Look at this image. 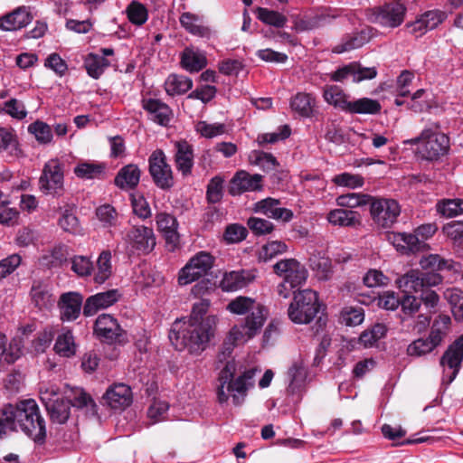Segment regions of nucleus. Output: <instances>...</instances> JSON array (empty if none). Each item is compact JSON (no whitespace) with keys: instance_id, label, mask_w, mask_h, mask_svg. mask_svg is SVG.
I'll use <instances>...</instances> for the list:
<instances>
[{"instance_id":"13d9d810","label":"nucleus","mask_w":463,"mask_h":463,"mask_svg":"<svg viewBox=\"0 0 463 463\" xmlns=\"http://www.w3.org/2000/svg\"><path fill=\"white\" fill-rule=\"evenodd\" d=\"M333 183L337 186L355 189L364 185V178L359 175L342 173L336 175L332 179Z\"/></svg>"},{"instance_id":"37998d69","label":"nucleus","mask_w":463,"mask_h":463,"mask_svg":"<svg viewBox=\"0 0 463 463\" xmlns=\"http://www.w3.org/2000/svg\"><path fill=\"white\" fill-rule=\"evenodd\" d=\"M444 297L451 307L455 319L463 320V291L458 288H448Z\"/></svg>"},{"instance_id":"69168bd1","label":"nucleus","mask_w":463,"mask_h":463,"mask_svg":"<svg viewBox=\"0 0 463 463\" xmlns=\"http://www.w3.org/2000/svg\"><path fill=\"white\" fill-rule=\"evenodd\" d=\"M71 269L80 277L90 276L93 270V264L88 257L75 256L71 260Z\"/></svg>"},{"instance_id":"7ed1b4c3","label":"nucleus","mask_w":463,"mask_h":463,"mask_svg":"<svg viewBox=\"0 0 463 463\" xmlns=\"http://www.w3.org/2000/svg\"><path fill=\"white\" fill-rule=\"evenodd\" d=\"M218 317L208 315L201 322H175L169 333V339L178 349L186 348L192 354H200L214 337Z\"/></svg>"},{"instance_id":"5701e85b","label":"nucleus","mask_w":463,"mask_h":463,"mask_svg":"<svg viewBox=\"0 0 463 463\" xmlns=\"http://www.w3.org/2000/svg\"><path fill=\"white\" fill-rule=\"evenodd\" d=\"M156 222L158 231L165 236L169 250H174L179 242L175 218L169 213H160L156 214Z\"/></svg>"},{"instance_id":"9b49d317","label":"nucleus","mask_w":463,"mask_h":463,"mask_svg":"<svg viewBox=\"0 0 463 463\" xmlns=\"http://www.w3.org/2000/svg\"><path fill=\"white\" fill-rule=\"evenodd\" d=\"M148 165L149 174L157 187L166 190L174 185L173 170L163 150L153 151L148 158Z\"/></svg>"},{"instance_id":"49530a36","label":"nucleus","mask_w":463,"mask_h":463,"mask_svg":"<svg viewBox=\"0 0 463 463\" xmlns=\"http://www.w3.org/2000/svg\"><path fill=\"white\" fill-rule=\"evenodd\" d=\"M194 130L204 138H213L223 135L226 132V126L223 123H208L201 120L194 124Z\"/></svg>"},{"instance_id":"9d476101","label":"nucleus","mask_w":463,"mask_h":463,"mask_svg":"<svg viewBox=\"0 0 463 463\" xmlns=\"http://www.w3.org/2000/svg\"><path fill=\"white\" fill-rule=\"evenodd\" d=\"M59 389L51 385L41 390V400L44 403L51 420L54 423L63 424L70 416V402L60 397Z\"/></svg>"},{"instance_id":"a19ab883","label":"nucleus","mask_w":463,"mask_h":463,"mask_svg":"<svg viewBox=\"0 0 463 463\" xmlns=\"http://www.w3.org/2000/svg\"><path fill=\"white\" fill-rule=\"evenodd\" d=\"M372 196L361 193H350L336 197V204L341 208H356L359 206L369 204Z\"/></svg>"},{"instance_id":"72a5a7b5","label":"nucleus","mask_w":463,"mask_h":463,"mask_svg":"<svg viewBox=\"0 0 463 463\" xmlns=\"http://www.w3.org/2000/svg\"><path fill=\"white\" fill-rule=\"evenodd\" d=\"M30 295L33 303L39 308L48 307L54 302L49 286L40 280L33 281Z\"/></svg>"},{"instance_id":"39448f33","label":"nucleus","mask_w":463,"mask_h":463,"mask_svg":"<svg viewBox=\"0 0 463 463\" xmlns=\"http://www.w3.org/2000/svg\"><path fill=\"white\" fill-rule=\"evenodd\" d=\"M322 304L317 291L306 288L294 291L288 308V318L295 324H310L317 316Z\"/></svg>"},{"instance_id":"f03ea898","label":"nucleus","mask_w":463,"mask_h":463,"mask_svg":"<svg viewBox=\"0 0 463 463\" xmlns=\"http://www.w3.org/2000/svg\"><path fill=\"white\" fill-rule=\"evenodd\" d=\"M7 429L21 430L34 441L43 440L46 435L45 424L36 402L27 399L15 404L5 405L0 411V437L5 434Z\"/></svg>"},{"instance_id":"4468645a","label":"nucleus","mask_w":463,"mask_h":463,"mask_svg":"<svg viewBox=\"0 0 463 463\" xmlns=\"http://www.w3.org/2000/svg\"><path fill=\"white\" fill-rule=\"evenodd\" d=\"M123 241L132 250L146 254L151 252L156 244L153 229L144 225L133 226L126 232Z\"/></svg>"},{"instance_id":"a18cd8bd","label":"nucleus","mask_w":463,"mask_h":463,"mask_svg":"<svg viewBox=\"0 0 463 463\" xmlns=\"http://www.w3.org/2000/svg\"><path fill=\"white\" fill-rule=\"evenodd\" d=\"M420 266L422 269L430 271H439L444 269H451L453 261L445 260L438 254H430L420 260Z\"/></svg>"},{"instance_id":"dca6fc26","label":"nucleus","mask_w":463,"mask_h":463,"mask_svg":"<svg viewBox=\"0 0 463 463\" xmlns=\"http://www.w3.org/2000/svg\"><path fill=\"white\" fill-rule=\"evenodd\" d=\"M262 175H250L246 171H239L232 178L229 186V193L232 195H240L246 192L261 190Z\"/></svg>"},{"instance_id":"20e7f679","label":"nucleus","mask_w":463,"mask_h":463,"mask_svg":"<svg viewBox=\"0 0 463 463\" xmlns=\"http://www.w3.org/2000/svg\"><path fill=\"white\" fill-rule=\"evenodd\" d=\"M236 371L237 364L234 359L227 360L221 369L217 387V398L220 403L227 402L229 398L232 397L235 405H241L247 395L249 387L253 385L256 369L247 370L234 379Z\"/></svg>"},{"instance_id":"aec40b11","label":"nucleus","mask_w":463,"mask_h":463,"mask_svg":"<svg viewBox=\"0 0 463 463\" xmlns=\"http://www.w3.org/2000/svg\"><path fill=\"white\" fill-rule=\"evenodd\" d=\"M104 402L114 410H124L132 402L131 389L123 383L114 384L103 395Z\"/></svg>"},{"instance_id":"bb28decb","label":"nucleus","mask_w":463,"mask_h":463,"mask_svg":"<svg viewBox=\"0 0 463 463\" xmlns=\"http://www.w3.org/2000/svg\"><path fill=\"white\" fill-rule=\"evenodd\" d=\"M142 106L155 122L162 126H166L170 122L172 110L165 103L158 99H148L142 101Z\"/></svg>"},{"instance_id":"c85d7f7f","label":"nucleus","mask_w":463,"mask_h":463,"mask_svg":"<svg viewBox=\"0 0 463 463\" xmlns=\"http://www.w3.org/2000/svg\"><path fill=\"white\" fill-rule=\"evenodd\" d=\"M326 220L330 224L339 227H355L361 224L359 213L343 208L331 210Z\"/></svg>"},{"instance_id":"6e6d98bb","label":"nucleus","mask_w":463,"mask_h":463,"mask_svg":"<svg viewBox=\"0 0 463 463\" xmlns=\"http://www.w3.org/2000/svg\"><path fill=\"white\" fill-rule=\"evenodd\" d=\"M68 256L69 251L67 246L59 244L54 246L48 253L43 255V261L48 266H61L67 260Z\"/></svg>"},{"instance_id":"603ef678","label":"nucleus","mask_w":463,"mask_h":463,"mask_svg":"<svg viewBox=\"0 0 463 463\" xmlns=\"http://www.w3.org/2000/svg\"><path fill=\"white\" fill-rule=\"evenodd\" d=\"M310 267L316 272L318 279L326 280L332 275V263L326 257L313 256L310 259Z\"/></svg>"},{"instance_id":"ea45409f","label":"nucleus","mask_w":463,"mask_h":463,"mask_svg":"<svg viewBox=\"0 0 463 463\" xmlns=\"http://www.w3.org/2000/svg\"><path fill=\"white\" fill-rule=\"evenodd\" d=\"M109 65L110 62L105 57L94 53H90L84 61L87 72L93 79H99Z\"/></svg>"},{"instance_id":"3c124183","label":"nucleus","mask_w":463,"mask_h":463,"mask_svg":"<svg viewBox=\"0 0 463 463\" xmlns=\"http://www.w3.org/2000/svg\"><path fill=\"white\" fill-rule=\"evenodd\" d=\"M339 16L340 12L338 10H330L313 17L309 21H301L300 23L297 24L296 28L299 31L312 30L315 27L320 26L323 24L330 22L331 20Z\"/></svg>"},{"instance_id":"338daca9","label":"nucleus","mask_w":463,"mask_h":463,"mask_svg":"<svg viewBox=\"0 0 463 463\" xmlns=\"http://www.w3.org/2000/svg\"><path fill=\"white\" fill-rule=\"evenodd\" d=\"M128 17L132 24L142 25L147 20V11L143 5L133 2L128 7Z\"/></svg>"},{"instance_id":"bf43d9fd","label":"nucleus","mask_w":463,"mask_h":463,"mask_svg":"<svg viewBox=\"0 0 463 463\" xmlns=\"http://www.w3.org/2000/svg\"><path fill=\"white\" fill-rule=\"evenodd\" d=\"M97 218L105 227H113L118 222V213L115 208L109 204H104L97 208Z\"/></svg>"},{"instance_id":"a878e982","label":"nucleus","mask_w":463,"mask_h":463,"mask_svg":"<svg viewBox=\"0 0 463 463\" xmlns=\"http://www.w3.org/2000/svg\"><path fill=\"white\" fill-rule=\"evenodd\" d=\"M96 334L107 340H114L121 335L118 321L109 314H101L95 322Z\"/></svg>"},{"instance_id":"5fc2aeb1","label":"nucleus","mask_w":463,"mask_h":463,"mask_svg":"<svg viewBox=\"0 0 463 463\" xmlns=\"http://www.w3.org/2000/svg\"><path fill=\"white\" fill-rule=\"evenodd\" d=\"M364 311L360 307H345L340 313V321L347 326H355L363 323Z\"/></svg>"},{"instance_id":"c03bdc74","label":"nucleus","mask_w":463,"mask_h":463,"mask_svg":"<svg viewBox=\"0 0 463 463\" xmlns=\"http://www.w3.org/2000/svg\"><path fill=\"white\" fill-rule=\"evenodd\" d=\"M256 13L260 21L277 28L284 27L288 22L287 16L278 11L258 7Z\"/></svg>"},{"instance_id":"f257e3e1","label":"nucleus","mask_w":463,"mask_h":463,"mask_svg":"<svg viewBox=\"0 0 463 463\" xmlns=\"http://www.w3.org/2000/svg\"><path fill=\"white\" fill-rule=\"evenodd\" d=\"M226 309L232 314L246 317L228 332L218 354V362L221 364L231 356L235 346L244 345L258 335L268 318L267 308L250 297H236L229 302Z\"/></svg>"},{"instance_id":"473e14b6","label":"nucleus","mask_w":463,"mask_h":463,"mask_svg":"<svg viewBox=\"0 0 463 463\" xmlns=\"http://www.w3.org/2000/svg\"><path fill=\"white\" fill-rule=\"evenodd\" d=\"M140 180V170L137 165L130 164L119 170L115 177V184L121 189L136 187Z\"/></svg>"},{"instance_id":"0eeeda50","label":"nucleus","mask_w":463,"mask_h":463,"mask_svg":"<svg viewBox=\"0 0 463 463\" xmlns=\"http://www.w3.org/2000/svg\"><path fill=\"white\" fill-rule=\"evenodd\" d=\"M214 257L207 251H199L189 259L178 271L177 283L186 286L208 275L214 265Z\"/></svg>"},{"instance_id":"2f4dec72","label":"nucleus","mask_w":463,"mask_h":463,"mask_svg":"<svg viewBox=\"0 0 463 463\" xmlns=\"http://www.w3.org/2000/svg\"><path fill=\"white\" fill-rule=\"evenodd\" d=\"M323 98L329 105L347 112L350 104L349 97L340 87L336 85L326 86L323 90Z\"/></svg>"},{"instance_id":"1a4fd4ad","label":"nucleus","mask_w":463,"mask_h":463,"mask_svg":"<svg viewBox=\"0 0 463 463\" xmlns=\"http://www.w3.org/2000/svg\"><path fill=\"white\" fill-rule=\"evenodd\" d=\"M62 164L57 158L45 163L39 178V188L45 194L60 195L63 192Z\"/></svg>"},{"instance_id":"2eb2a0df","label":"nucleus","mask_w":463,"mask_h":463,"mask_svg":"<svg viewBox=\"0 0 463 463\" xmlns=\"http://www.w3.org/2000/svg\"><path fill=\"white\" fill-rule=\"evenodd\" d=\"M406 7L400 1H392L374 10V22L390 28L399 26L404 20Z\"/></svg>"},{"instance_id":"e433bc0d","label":"nucleus","mask_w":463,"mask_h":463,"mask_svg":"<svg viewBox=\"0 0 463 463\" xmlns=\"http://www.w3.org/2000/svg\"><path fill=\"white\" fill-rule=\"evenodd\" d=\"M53 349L61 357L70 358L74 356L77 352V345L72 333L70 330H65L60 334Z\"/></svg>"},{"instance_id":"6e6552de","label":"nucleus","mask_w":463,"mask_h":463,"mask_svg":"<svg viewBox=\"0 0 463 463\" xmlns=\"http://www.w3.org/2000/svg\"><path fill=\"white\" fill-rule=\"evenodd\" d=\"M369 204L371 217L379 228H391L401 214V206L394 199L372 196Z\"/></svg>"},{"instance_id":"774afa93","label":"nucleus","mask_w":463,"mask_h":463,"mask_svg":"<svg viewBox=\"0 0 463 463\" xmlns=\"http://www.w3.org/2000/svg\"><path fill=\"white\" fill-rule=\"evenodd\" d=\"M442 232L455 243H463V222H451L442 228Z\"/></svg>"},{"instance_id":"680f3d73","label":"nucleus","mask_w":463,"mask_h":463,"mask_svg":"<svg viewBox=\"0 0 463 463\" xmlns=\"http://www.w3.org/2000/svg\"><path fill=\"white\" fill-rule=\"evenodd\" d=\"M28 130L33 134L35 138L41 143H49L52 138L51 128L44 122L36 121L28 127Z\"/></svg>"},{"instance_id":"e2e57ef3","label":"nucleus","mask_w":463,"mask_h":463,"mask_svg":"<svg viewBox=\"0 0 463 463\" xmlns=\"http://www.w3.org/2000/svg\"><path fill=\"white\" fill-rule=\"evenodd\" d=\"M433 350V344L428 339L419 338L411 342L407 347V354L420 357L430 353Z\"/></svg>"},{"instance_id":"864d4df0","label":"nucleus","mask_w":463,"mask_h":463,"mask_svg":"<svg viewBox=\"0 0 463 463\" xmlns=\"http://www.w3.org/2000/svg\"><path fill=\"white\" fill-rule=\"evenodd\" d=\"M437 211L448 218L463 213V199H445L437 203Z\"/></svg>"},{"instance_id":"de8ad7c7","label":"nucleus","mask_w":463,"mask_h":463,"mask_svg":"<svg viewBox=\"0 0 463 463\" xmlns=\"http://www.w3.org/2000/svg\"><path fill=\"white\" fill-rule=\"evenodd\" d=\"M386 332L387 329L384 325L376 324L371 329L364 331L360 335L358 342L365 348L372 347L378 340L384 337Z\"/></svg>"},{"instance_id":"4be33fe9","label":"nucleus","mask_w":463,"mask_h":463,"mask_svg":"<svg viewBox=\"0 0 463 463\" xmlns=\"http://www.w3.org/2000/svg\"><path fill=\"white\" fill-rule=\"evenodd\" d=\"M175 165L183 176H188L194 166L193 146L185 140L175 142Z\"/></svg>"},{"instance_id":"c9c22d12","label":"nucleus","mask_w":463,"mask_h":463,"mask_svg":"<svg viewBox=\"0 0 463 463\" xmlns=\"http://www.w3.org/2000/svg\"><path fill=\"white\" fill-rule=\"evenodd\" d=\"M192 87L193 80L184 75L171 74L165 81V90L170 96L184 94Z\"/></svg>"},{"instance_id":"c756f323","label":"nucleus","mask_w":463,"mask_h":463,"mask_svg":"<svg viewBox=\"0 0 463 463\" xmlns=\"http://www.w3.org/2000/svg\"><path fill=\"white\" fill-rule=\"evenodd\" d=\"M32 20L26 7H18L0 19V28L5 31H15L26 26Z\"/></svg>"},{"instance_id":"4c0bfd02","label":"nucleus","mask_w":463,"mask_h":463,"mask_svg":"<svg viewBox=\"0 0 463 463\" xmlns=\"http://www.w3.org/2000/svg\"><path fill=\"white\" fill-rule=\"evenodd\" d=\"M382 106L376 99L361 98L350 100L347 112L351 114H370L374 115L381 111Z\"/></svg>"},{"instance_id":"4d7b16f0","label":"nucleus","mask_w":463,"mask_h":463,"mask_svg":"<svg viewBox=\"0 0 463 463\" xmlns=\"http://www.w3.org/2000/svg\"><path fill=\"white\" fill-rule=\"evenodd\" d=\"M252 165L260 166L264 171H271L278 165L277 159L269 153L254 150L249 156Z\"/></svg>"},{"instance_id":"09e8293b","label":"nucleus","mask_w":463,"mask_h":463,"mask_svg":"<svg viewBox=\"0 0 463 463\" xmlns=\"http://www.w3.org/2000/svg\"><path fill=\"white\" fill-rule=\"evenodd\" d=\"M288 251V246L285 242L279 241H272L264 244L258 254L260 261L267 262L278 255L283 254Z\"/></svg>"},{"instance_id":"cd10ccee","label":"nucleus","mask_w":463,"mask_h":463,"mask_svg":"<svg viewBox=\"0 0 463 463\" xmlns=\"http://www.w3.org/2000/svg\"><path fill=\"white\" fill-rule=\"evenodd\" d=\"M179 20L182 26L191 34L203 38L211 37L212 30L203 24L202 16L186 12L181 14Z\"/></svg>"},{"instance_id":"7c9ffc66","label":"nucleus","mask_w":463,"mask_h":463,"mask_svg":"<svg viewBox=\"0 0 463 463\" xmlns=\"http://www.w3.org/2000/svg\"><path fill=\"white\" fill-rule=\"evenodd\" d=\"M316 106V98L312 94L305 92L296 94L290 101L291 109L304 118L313 116Z\"/></svg>"},{"instance_id":"f3484780","label":"nucleus","mask_w":463,"mask_h":463,"mask_svg":"<svg viewBox=\"0 0 463 463\" xmlns=\"http://www.w3.org/2000/svg\"><path fill=\"white\" fill-rule=\"evenodd\" d=\"M389 240L395 249L402 254L425 251L430 249L429 244L420 241L416 233L397 232L390 235Z\"/></svg>"},{"instance_id":"393cba45","label":"nucleus","mask_w":463,"mask_h":463,"mask_svg":"<svg viewBox=\"0 0 463 463\" xmlns=\"http://www.w3.org/2000/svg\"><path fill=\"white\" fill-rule=\"evenodd\" d=\"M82 297L75 292H68L61 295L59 301L61 317L62 320H75L80 314Z\"/></svg>"},{"instance_id":"58836bf2","label":"nucleus","mask_w":463,"mask_h":463,"mask_svg":"<svg viewBox=\"0 0 463 463\" xmlns=\"http://www.w3.org/2000/svg\"><path fill=\"white\" fill-rule=\"evenodd\" d=\"M111 252L109 250H103L97 260L94 281L98 284H102L111 276Z\"/></svg>"},{"instance_id":"0e129e2a","label":"nucleus","mask_w":463,"mask_h":463,"mask_svg":"<svg viewBox=\"0 0 463 463\" xmlns=\"http://www.w3.org/2000/svg\"><path fill=\"white\" fill-rule=\"evenodd\" d=\"M58 224L66 232L76 234L80 232L78 218L71 211L65 210L59 218Z\"/></svg>"},{"instance_id":"6ab92c4d","label":"nucleus","mask_w":463,"mask_h":463,"mask_svg":"<svg viewBox=\"0 0 463 463\" xmlns=\"http://www.w3.org/2000/svg\"><path fill=\"white\" fill-rule=\"evenodd\" d=\"M255 277L254 271L249 269L225 272L220 281V287L223 291H237L247 287Z\"/></svg>"},{"instance_id":"423d86ee","label":"nucleus","mask_w":463,"mask_h":463,"mask_svg":"<svg viewBox=\"0 0 463 463\" xmlns=\"http://www.w3.org/2000/svg\"><path fill=\"white\" fill-rule=\"evenodd\" d=\"M411 144L420 143L419 154L426 160L435 161L445 156L449 148V137L439 131V127L426 128L420 136L410 141Z\"/></svg>"},{"instance_id":"a211bd4d","label":"nucleus","mask_w":463,"mask_h":463,"mask_svg":"<svg viewBox=\"0 0 463 463\" xmlns=\"http://www.w3.org/2000/svg\"><path fill=\"white\" fill-rule=\"evenodd\" d=\"M119 298L120 293L118 289H110L92 295L85 301L83 315L85 317L94 316L100 309L108 308L114 305Z\"/></svg>"},{"instance_id":"8fccbe9b","label":"nucleus","mask_w":463,"mask_h":463,"mask_svg":"<svg viewBox=\"0 0 463 463\" xmlns=\"http://www.w3.org/2000/svg\"><path fill=\"white\" fill-rule=\"evenodd\" d=\"M183 67L191 71H199L206 65V58L202 53L186 49L182 56Z\"/></svg>"},{"instance_id":"f8f14e48","label":"nucleus","mask_w":463,"mask_h":463,"mask_svg":"<svg viewBox=\"0 0 463 463\" xmlns=\"http://www.w3.org/2000/svg\"><path fill=\"white\" fill-rule=\"evenodd\" d=\"M273 271L276 275L288 282L291 288H298L306 283L308 272L306 267L298 260L289 258L283 259L273 265Z\"/></svg>"},{"instance_id":"412c9836","label":"nucleus","mask_w":463,"mask_h":463,"mask_svg":"<svg viewBox=\"0 0 463 463\" xmlns=\"http://www.w3.org/2000/svg\"><path fill=\"white\" fill-rule=\"evenodd\" d=\"M254 211L284 222H290L294 216L290 209L280 207V202L273 198L259 201L254 205Z\"/></svg>"},{"instance_id":"f704fd0d","label":"nucleus","mask_w":463,"mask_h":463,"mask_svg":"<svg viewBox=\"0 0 463 463\" xmlns=\"http://www.w3.org/2000/svg\"><path fill=\"white\" fill-rule=\"evenodd\" d=\"M421 272L411 269L396 279L397 287L404 292H420L423 290Z\"/></svg>"},{"instance_id":"b1692460","label":"nucleus","mask_w":463,"mask_h":463,"mask_svg":"<svg viewBox=\"0 0 463 463\" xmlns=\"http://www.w3.org/2000/svg\"><path fill=\"white\" fill-rule=\"evenodd\" d=\"M447 14L445 12L439 10H431L424 13L414 23L411 24L409 27L411 33L416 35H422L429 30H433L438 27L445 19Z\"/></svg>"},{"instance_id":"052dcab7","label":"nucleus","mask_w":463,"mask_h":463,"mask_svg":"<svg viewBox=\"0 0 463 463\" xmlns=\"http://www.w3.org/2000/svg\"><path fill=\"white\" fill-rule=\"evenodd\" d=\"M247 229L240 224L228 225L223 233V239L227 243H238L247 237Z\"/></svg>"},{"instance_id":"ddd939ff","label":"nucleus","mask_w":463,"mask_h":463,"mask_svg":"<svg viewBox=\"0 0 463 463\" xmlns=\"http://www.w3.org/2000/svg\"><path fill=\"white\" fill-rule=\"evenodd\" d=\"M463 360V335L449 346L440 359L442 383L450 384L456 378Z\"/></svg>"},{"instance_id":"79ce46f5","label":"nucleus","mask_w":463,"mask_h":463,"mask_svg":"<svg viewBox=\"0 0 463 463\" xmlns=\"http://www.w3.org/2000/svg\"><path fill=\"white\" fill-rule=\"evenodd\" d=\"M105 172V165L99 163L82 162L74 168L77 177L82 179L99 178Z\"/></svg>"}]
</instances>
